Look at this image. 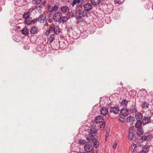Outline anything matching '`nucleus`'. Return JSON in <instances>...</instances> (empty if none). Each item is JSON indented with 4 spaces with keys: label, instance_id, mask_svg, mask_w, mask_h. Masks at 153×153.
Instances as JSON below:
<instances>
[{
    "label": "nucleus",
    "instance_id": "obj_28",
    "mask_svg": "<svg viewBox=\"0 0 153 153\" xmlns=\"http://www.w3.org/2000/svg\"><path fill=\"white\" fill-rule=\"evenodd\" d=\"M54 36V35L53 34H51L50 35L48 41L50 43L52 42L55 39Z\"/></svg>",
    "mask_w": 153,
    "mask_h": 153
},
{
    "label": "nucleus",
    "instance_id": "obj_16",
    "mask_svg": "<svg viewBox=\"0 0 153 153\" xmlns=\"http://www.w3.org/2000/svg\"><path fill=\"white\" fill-rule=\"evenodd\" d=\"M135 117L137 121H141L143 118V116L141 113H138L136 114Z\"/></svg>",
    "mask_w": 153,
    "mask_h": 153
},
{
    "label": "nucleus",
    "instance_id": "obj_12",
    "mask_svg": "<svg viewBox=\"0 0 153 153\" xmlns=\"http://www.w3.org/2000/svg\"><path fill=\"white\" fill-rule=\"evenodd\" d=\"M97 129L94 127H91L88 129V132L90 134H96L97 132Z\"/></svg>",
    "mask_w": 153,
    "mask_h": 153
},
{
    "label": "nucleus",
    "instance_id": "obj_55",
    "mask_svg": "<svg viewBox=\"0 0 153 153\" xmlns=\"http://www.w3.org/2000/svg\"><path fill=\"white\" fill-rule=\"evenodd\" d=\"M151 133H153V132H151Z\"/></svg>",
    "mask_w": 153,
    "mask_h": 153
},
{
    "label": "nucleus",
    "instance_id": "obj_53",
    "mask_svg": "<svg viewBox=\"0 0 153 153\" xmlns=\"http://www.w3.org/2000/svg\"><path fill=\"white\" fill-rule=\"evenodd\" d=\"M149 134V132H147L146 133V134Z\"/></svg>",
    "mask_w": 153,
    "mask_h": 153
},
{
    "label": "nucleus",
    "instance_id": "obj_27",
    "mask_svg": "<svg viewBox=\"0 0 153 153\" xmlns=\"http://www.w3.org/2000/svg\"><path fill=\"white\" fill-rule=\"evenodd\" d=\"M149 103L148 102H143L142 104V106L143 108L145 109L147 108H149Z\"/></svg>",
    "mask_w": 153,
    "mask_h": 153
},
{
    "label": "nucleus",
    "instance_id": "obj_21",
    "mask_svg": "<svg viewBox=\"0 0 153 153\" xmlns=\"http://www.w3.org/2000/svg\"><path fill=\"white\" fill-rule=\"evenodd\" d=\"M30 13L29 11H27L23 15V18L25 19L30 17Z\"/></svg>",
    "mask_w": 153,
    "mask_h": 153
},
{
    "label": "nucleus",
    "instance_id": "obj_19",
    "mask_svg": "<svg viewBox=\"0 0 153 153\" xmlns=\"http://www.w3.org/2000/svg\"><path fill=\"white\" fill-rule=\"evenodd\" d=\"M135 118L131 116H130L128 117L127 119V122L133 123L134 121L135 120Z\"/></svg>",
    "mask_w": 153,
    "mask_h": 153
},
{
    "label": "nucleus",
    "instance_id": "obj_39",
    "mask_svg": "<svg viewBox=\"0 0 153 153\" xmlns=\"http://www.w3.org/2000/svg\"><path fill=\"white\" fill-rule=\"evenodd\" d=\"M77 4H80L79 5H82L83 3V0H76Z\"/></svg>",
    "mask_w": 153,
    "mask_h": 153
},
{
    "label": "nucleus",
    "instance_id": "obj_49",
    "mask_svg": "<svg viewBox=\"0 0 153 153\" xmlns=\"http://www.w3.org/2000/svg\"><path fill=\"white\" fill-rule=\"evenodd\" d=\"M146 152L145 151V150H142L139 153H146Z\"/></svg>",
    "mask_w": 153,
    "mask_h": 153
},
{
    "label": "nucleus",
    "instance_id": "obj_11",
    "mask_svg": "<svg viewBox=\"0 0 153 153\" xmlns=\"http://www.w3.org/2000/svg\"><path fill=\"white\" fill-rule=\"evenodd\" d=\"M46 20V16L44 14L40 15L38 18V21L41 23H44Z\"/></svg>",
    "mask_w": 153,
    "mask_h": 153
},
{
    "label": "nucleus",
    "instance_id": "obj_30",
    "mask_svg": "<svg viewBox=\"0 0 153 153\" xmlns=\"http://www.w3.org/2000/svg\"><path fill=\"white\" fill-rule=\"evenodd\" d=\"M41 0H33L32 3L34 4H38L40 3Z\"/></svg>",
    "mask_w": 153,
    "mask_h": 153
},
{
    "label": "nucleus",
    "instance_id": "obj_10",
    "mask_svg": "<svg viewBox=\"0 0 153 153\" xmlns=\"http://www.w3.org/2000/svg\"><path fill=\"white\" fill-rule=\"evenodd\" d=\"M120 113L122 116L124 117L127 116L128 114V111L126 108H123L121 109Z\"/></svg>",
    "mask_w": 153,
    "mask_h": 153
},
{
    "label": "nucleus",
    "instance_id": "obj_43",
    "mask_svg": "<svg viewBox=\"0 0 153 153\" xmlns=\"http://www.w3.org/2000/svg\"><path fill=\"white\" fill-rule=\"evenodd\" d=\"M36 6H34V7H31L29 10V11H30V12H32V11L33 10H34L35 9V8H36Z\"/></svg>",
    "mask_w": 153,
    "mask_h": 153
},
{
    "label": "nucleus",
    "instance_id": "obj_45",
    "mask_svg": "<svg viewBox=\"0 0 153 153\" xmlns=\"http://www.w3.org/2000/svg\"><path fill=\"white\" fill-rule=\"evenodd\" d=\"M58 8V6L57 5H54V7H53V10L55 11L57 10Z\"/></svg>",
    "mask_w": 153,
    "mask_h": 153
},
{
    "label": "nucleus",
    "instance_id": "obj_31",
    "mask_svg": "<svg viewBox=\"0 0 153 153\" xmlns=\"http://www.w3.org/2000/svg\"><path fill=\"white\" fill-rule=\"evenodd\" d=\"M149 146L146 145L144 146L143 150H145V151L147 153L149 152Z\"/></svg>",
    "mask_w": 153,
    "mask_h": 153
},
{
    "label": "nucleus",
    "instance_id": "obj_47",
    "mask_svg": "<svg viewBox=\"0 0 153 153\" xmlns=\"http://www.w3.org/2000/svg\"><path fill=\"white\" fill-rule=\"evenodd\" d=\"M76 0H73L72 3V5L73 6H74L76 4Z\"/></svg>",
    "mask_w": 153,
    "mask_h": 153
},
{
    "label": "nucleus",
    "instance_id": "obj_46",
    "mask_svg": "<svg viewBox=\"0 0 153 153\" xmlns=\"http://www.w3.org/2000/svg\"><path fill=\"white\" fill-rule=\"evenodd\" d=\"M73 15V14L71 12H68L67 14V15L68 16H72Z\"/></svg>",
    "mask_w": 153,
    "mask_h": 153
},
{
    "label": "nucleus",
    "instance_id": "obj_42",
    "mask_svg": "<svg viewBox=\"0 0 153 153\" xmlns=\"http://www.w3.org/2000/svg\"><path fill=\"white\" fill-rule=\"evenodd\" d=\"M119 120L121 122H123L125 121V119L123 117H119Z\"/></svg>",
    "mask_w": 153,
    "mask_h": 153
},
{
    "label": "nucleus",
    "instance_id": "obj_3",
    "mask_svg": "<svg viewBox=\"0 0 153 153\" xmlns=\"http://www.w3.org/2000/svg\"><path fill=\"white\" fill-rule=\"evenodd\" d=\"M62 14L59 12H57L55 13L53 16V19L56 22H59L62 18Z\"/></svg>",
    "mask_w": 153,
    "mask_h": 153
},
{
    "label": "nucleus",
    "instance_id": "obj_57",
    "mask_svg": "<svg viewBox=\"0 0 153 153\" xmlns=\"http://www.w3.org/2000/svg\"><path fill=\"white\" fill-rule=\"evenodd\" d=\"M152 114H153V113H152Z\"/></svg>",
    "mask_w": 153,
    "mask_h": 153
},
{
    "label": "nucleus",
    "instance_id": "obj_22",
    "mask_svg": "<svg viewBox=\"0 0 153 153\" xmlns=\"http://www.w3.org/2000/svg\"><path fill=\"white\" fill-rule=\"evenodd\" d=\"M32 21V19L30 17H29L25 19V22L27 25H29L31 24Z\"/></svg>",
    "mask_w": 153,
    "mask_h": 153
},
{
    "label": "nucleus",
    "instance_id": "obj_41",
    "mask_svg": "<svg viewBox=\"0 0 153 153\" xmlns=\"http://www.w3.org/2000/svg\"><path fill=\"white\" fill-rule=\"evenodd\" d=\"M117 143L116 142V141H115L113 145V149H116L117 147Z\"/></svg>",
    "mask_w": 153,
    "mask_h": 153
},
{
    "label": "nucleus",
    "instance_id": "obj_44",
    "mask_svg": "<svg viewBox=\"0 0 153 153\" xmlns=\"http://www.w3.org/2000/svg\"><path fill=\"white\" fill-rule=\"evenodd\" d=\"M136 145L134 143L132 144L131 146V147L132 149H133L134 150V149L136 148Z\"/></svg>",
    "mask_w": 153,
    "mask_h": 153
},
{
    "label": "nucleus",
    "instance_id": "obj_54",
    "mask_svg": "<svg viewBox=\"0 0 153 153\" xmlns=\"http://www.w3.org/2000/svg\"><path fill=\"white\" fill-rule=\"evenodd\" d=\"M104 1H107V0H103Z\"/></svg>",
    "mask_w": 153,
    "mask_h": 153
},
{
    "label": "nucleus",
    "instance_id": "obj_29",
    "mask_svg": "<svg viewBox=\"0 0 153 153\" xmlns=\"http://www.w3.org/2000/svg\"><path fill=\"white\" fill-rule=\"evenodd\" d=\"M144 131L142 127L138 128L137 134H143Z\"/></svg>",
    "mask_w": 153,
    "mask_h": 153
},
{
    "label": "nucleus",
    "instance_id": "obj_18",
    "mask_svg": "<svg viewBox=\"0 0 153 153\" xmlns=\"http://www.w3.org/2000/svg\"><path fill=\"white\" fill-rule=\"evenodd\" d=\"M142 124V122L141 121H137V122L135 124V126L137 128H140Z\"/></svg>",
    "mask_w": 153,
    "mask_h": 153
},
{
    "label": "nucleus",
    "instance_id": "obj_50",
    "mask_svg": "<svg viewBox=\"0 0 153 153\" xmlns=\"http://www.w3.org/2000/svg\"><path fill=\"white\" fill-rule=\"evenodd\" d=\"M108 134H106L105 138L106 141H107V138H108Z\"/></svg>",
    "mask_w": 153,
    "mask_h": 153
},
{
    "label": "nucleus",
    "instance_id": "obj_38",
    "mask_svg": "<svg viewBox=\"0 0 153 153\" xmlns=\"http://www.w3.org/2000/svg\"><path fill=\"white\" fill-rule=\"evenodd\" d=\"M134 134H128V138L129 140H132L134 138Z\"/></svg>",
    "mask_w": 153,
    "mask_h": 153
},
{
    "label": "nucleus",
    "instance_id": "obj_40",
    "mask_svg": "<svg viewBox=\"0 0 153 153\" xmlns=\"http://www.w3.org/2000/svg\"><path fill=\"white\" fill-rule=\"evenodd\" d=\"M48 11L49 12H52L53 10V6H50L48 8Z\"/></svg>",
    "mask_w": 153,
    "mask_h": 153
},
{
    "label": "nucleus",
    "instance_id": "obj_2",
    "mask_svg": "<svg viewBox=\"0 0 153 153\" xmlns=\"http://www.w3.org/2000/svg\"><path fill=\"white\" fill-rule=\"evenodd\" d=\"M95 121L97 124L102 123L100 127V129L101 131L103 130L106 124V122L104 121V118L102 116L98 115L95 118Z\"/></svg>",
    "mask_w": 153,
    "mask_h": 153
},
{
    "label": "nucleus",
    "instance_id": "obj_15",
    "mask_svg": "<svg viewBox=\"0 0 153 153\" xmlns=\"http://www.w3.org/2000/svg\"><path fill=\"white\" fill-rule=\"evenodd\" d=\"M137 111V108L136 107L135 105H132L129 110V111L130 113H133L136 112Z\"/></svg>",
    "mask_w": 153,
    "mask_h": 153
},
{
    "label": "nucleus",
    "instance_id": "obj_24",
    "mask_svg": "<svg viewBox=\"0 0 153 153\" xmlns=\"http://www.w3.org/2000/svg\"><path fill=\"white\" fill-rule=\"evenodd\" d=\"M37 30V27H33L30 30V32L31 34H34L36 33Z\"/></svg>",
    "mask_w": 153,
    "mask_h": 153
},
{
    "label": "nucleus",
    "instance_id": "obj_13",
    "mask_svg": "<svg viewBox=\"0 0 153 153\" xmlns=\"http://www.w3.org/2000/svg\"><path fill=\"white\" fill-rule=\"evenodd\" d=\"M150 121V117H144L142 120V124L143 125H145L149 123Z\"/></svg>",
    "mask_w": 153,
    "mask_h": 153
},
{
    "label": "nucleus",
    "instance_id": "obj_37",
    "mask_svg": "<svg viewBox=\"0 0 153 153\" xmlns=\"http://www.w3.org/2000/svg\"><path fill=\"white\" fill-rule=\"evenodd\" d=\"M51 33H52V30H50V28L48 30H47L45 32V35L46 36H48L49 35V34Z\"/></svg>",
    "mask_w": 153,
    "mask_h": 153
},
{
    "label": "nucleus",
    "instance_id": "obj_33",
    "mask_svg": "<svg viewBox=\"0 0 153 153\" xmlns=\"http://www.w3.org/2000/svg\"><path fill=\"white\" fill-rule=\"evenodd\" d=\"M134 132L135 131L134 128L131 127L129 128V134H133Z\"/></svg>",
    "mask_w": 153,
    "mask_h": 153
},
{
    "label": "nucleus",
    "instance_id": "obj_56",
    "mask_svg": "<svg viewBox=\"0 0 153 153\" xmlns=\"http://www.w3.org/2000/svg\"><path fill=\"white\" fill-rule=\"evenodd\" d=\"M96 153H97V152H96Z\"/></svg>",
    "mask_w": 153,
    "mask_h": 153
},
{
    "label": "nucleus",
    "instance_id": "obj_6",
    "mask_svg": "<svg viewBox=\"0 0 153 153\" xmlns=\"http://www.w3.org/2000/svg\"><path fill=\"white\" fill-rule=\"evenodd\" d=\"M84 150L87 152H90L94 149V147L92 145L89 144H86L84 146Z\"/></svg>",
    "mask_w": 153,
    "mask_h": 153
},
{
    "label": "nucleus",
    "instance_id": "obj_9",
    "mask_svg": "<svg viewBox=\"0 0 153 153\" xmlns=\"http://www.w3.org/2000/svg\"><path fill=\"white\" fill-rule=\"evenodd\" d=\"M120 109L118 107L114 106L111 107L110 112L111 113H113L114 114H117L119 112Z\"/></svg>",
    "mask_w": 153,
    "mask_h": 153
},
{
    "label": "nucleus",
    "instance_id": "obj_51",
    "mask_svg": "<svg viewBox=\"0 0 153 153\" xmlns=\"http://www.w3.org/2000/svg\"><path fill=\"white\" fill-rule=\"evenodd\" d=\"M110 18V17H107V18H106V19H105V21H106V22H107V21H106L107 20V19H109ZM108 22H109V21H107V23H108Z\"/></svg>",
    "mask_w": 153,
    "mask_h": 153
},
{
    "label": "nucleus",
    "instance_id": "obj_52",
    "mask_svg": "<svg viewBox=\"0 0 153 153\" xmlns=\"http://www.w3.org/2000/svg\"><path fill=\"white\" fill-rule=\"evenodd\" d=\"M38 7H39V8H42V6H38Z\"/></svg>",
    "mask_w": 153,
    "mask_h": 153
},
{
    "label": "nucleus",
    "instance_id": "obj_35",
    "mask_svg": "<svg viewBox=\"0 0 153 153\" xmlns=\"http://www.w3.org/2000/svg\"><path fill=\"white\" fill-rule=\"evenodd\" d=\"M79 143L81 144H85L86 143V142L84 140H80L79 141Z\"/></svg>",
    "mask_w": 153,
    "mask_h": 153
},
{
    "label": "nucleus",
    "instance_id": "obj_7",
    "mask_svg": "<svg viewBox=\"0 0 153 153\" xmlns=\"http://www.w3.org/2000/svg\"><path fill=\"white\" fill-rule=\"evenodd\" d=\"M152 134H148L146 136H144L141 138V141L142 142L145 141H149L152 139Z\"/></svg>",
    "mask_w": 153,
    "mask_h": 153
},
{
    "label": "nucleus",
    "instance_id": "obj_8",
    "mask_svg": "<svg viewBox=\"0 0 153 153\" xmlns=\"http://www.w3.org/2000/svg\"><path fill=\"white\" fill-rule=\"evenodd\" d=\"M108 109L105 107H103L101 108L100 112L101 114L103 116H106L108 113Z\"/></svg>",
    "mask_w": 153,
    "mask_h": 153
},
{
    "label": "nucleus",
    "instance_id": "obj_32",
    "mask_svg": "<svg viewBox=\"0 0 153 153\" xmlns=\"http://www.w3.org/2000/svg\"><path fill=\"white\" fill-rule=\"evenodd\" d=\"M67 20V17H62L61 19L59 22H62L64 23Z\"/></svg>",
    "mask_w": 153,
    "mask_h": 153
},
{
    "label": "nucleus",
    "instance_id": "obj_4",
    "mask_svg": "<svg viewBox=\"0 0 153 153\" xmlns=\"http://www.w3.org/2000/svg\"><path fill=\"white\" fill-rule=\"evenodd\" d=\"M50 30H52V33L53 32L56 35L59 34L60 32L59 27L56 26L53 27H50Z\"/></svg>",
    "mask_w": 153,
    "mask_h": 153
},
{
    "label": "nucleus",
    "instance_id": "obj_48",
    "mask_svg": "<svg viewBox=\"0 0 153 153\" xmlns=\"http://www.w3.org/2000/svg\"><path fill=\"white\" fill-rule=\"evenodd\" d=\"M114 2L117 4H119L120 2V0H115Z\"/></svg>",
    "mask_w": 153,
    "mask_h": 153
},
{
    "label": "nucleus",
    "instance_id": "obj_17",
    "mask_svg": "<svg viewBox=\"0 0 153 153\" xmlns=\"http://www.w3.org/2000/svg\"><path fill=\"white\" fill-rule=\"evenodd\" d=\"M147 93V91L145 89H142L140 91V94L141 96H145Z\"/></svg>",
    "mask_w": 153,
    "mask_h": 153
},
{
    "label": "nucleus",
    "instance_id": "obj_14",
    "mask_svg": "<svg viewBox=\"0 0 153 153\" xmlns=\"http://www.w3.org/2000/svg\"><path fill=\"white\" fill-rule=\"evenodd\" d=\"M86 140L88 141L92 142L94 139V136L92 134H88L86 136Z\"/></svg>",
    "mask_w": 153,
    "mask_h": 153
},
{
    "label": "nucleus",
    "instance_id": "obj_5",
    "mask_svg": "<svg viewBox=\"0 0 153 153\" xmlns=\"http://www.w3.org/2000/svg\"><path fill=\"white\" fill-rule=\"evenodd\" d=\"M84 11H89L91 10L92 8V5L91 3L87 2L84 4Z\"/></svg>",
    "mask_w": 153,
    "mask_h": 153
},
{
    "label": "nucleus",
    "instance_id": "obj_20",
    "mask_svg": "<svg viewBox=\"0 0 153 153\" xmlns=\"http://www.w3.org/2000/svg\"><path fill=\"white\" fill-rule=\"evenodd\" d=\"M128 102L127 100L125 99H124L121 101V105L124 107V108H126L127 105L128 104Z\"/></svg>",
    "mask_w": 153,
    "mask_h": 153
},
{
    "label": "nucleus",
    "instance_id": "obj_23",
    "mask_svg": "<svg viewBox=\"0 0 153 153\" xmlns=\"http://www.w3.org/2000/svg\"><path fill=\"white\" fill-rule=\"evenodd\" d=\"M62 11L63 12H66L69 10V8L66 6H62L60 8Z\"/></svg>",
    "mask_w": 153,
    "mask_h": 153
},
{
    "label": "nucleus",
    "instance_id": "obj_26",
    "mask_svg": "<svg viewBox=\"0 0 153 153\" xmlns=\"http://www.w3.org/2000/svg\"><path fill=\"white\" fill-rule=\"evenodd\" d=\"M91 2L93 4L96 5L100 3V0H91Z\"/></svg>",
    "mask_w": 153,
    "mask_h": 153
},
{
    "label": "nucleus",
    "instance_id": "obj_1",
    "mask_svg": "<svg viewBox=\"0 0 153 153\" xmlns=\"http://www.w3.org/2000/svg\"><path fill=\"white\" fill-rule=\"evenodd\" d=\"M76 23L80 24L83 21L82 17L87 18L88 17L87 12L79 10L76 12Z\"/></svg>",
    "mask_w": 153,
    "mask_h": 153
},
{
    "label": "nucleus",
    "instance_id": "obj_25",
    "mask_svg": "<svg viewBox=\"0 0 153 153\" xmlns=\"http://www.w3.org/2000/svg\"><path fill=\"white\" fill-rule=\"evenodd\" d=\"M28 31L27 28H25L22 29V33L25 35H27L28 34Z\"/></svg>",
    "mask_w": 153,
    "mask_h": 153
},
{
    "label": "nucleus",
    "instance_id": "obj_34",
    "mask_svg": "<svg viewBox=\"0 0 153 153\" xmlns=\"http://www.w3.org/2000/svg\"><path fill=\"white\" fill-rule=\"evenodd\" d=\"M66 30L67 32H70L73 30V28L71 27H66Z\"/></svg>",
    "mask_w": 153,
    "mask_h": 153
},
{
    "label": "nucleus",
    "instance_id": "obj_36",
    "mask_svg": "<svg viewBox=\"0 0 153 153\" xmlns=\"http://www.w3.org/2000/svg\"><path fill=\"white\" fill-rule=\"evenodd\" d=\"M99 145V143H98L97 140H96L94 143V147L97 148V146Z\"/></svg>",
    "mask_w": 153,
    "mask_h": 153
}]
</instances>
